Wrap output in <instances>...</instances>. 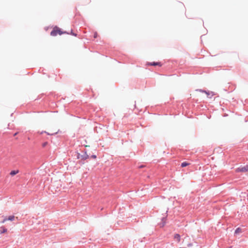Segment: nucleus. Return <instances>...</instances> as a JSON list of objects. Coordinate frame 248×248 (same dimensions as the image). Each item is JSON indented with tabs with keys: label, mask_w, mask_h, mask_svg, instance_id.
Segmentation results:
<instances>
[{
	"label": "nucleus",
	"mask_w": 248,
	"mask_h": 248,
	"mask_svg": "<svg viewBox=\"0 0 248 248\" xmlns=\"http://www.w3.org/2000/svg\"><path fill=\"white\" fill-rule=\"evenodd\" d=\"M65 32H62L61 30L58 27H55L50 33L51 36H56L58 34L62 35V33H65Z\"/></svg>",
	"instance_id": "obj_1"
},
{
	"label": "nucleus",
	"mask_w": 248,
	"mask_h": 248,
	"mask_svg": "<svg viewBox=\"0 0 248 248\" xmlns=\"http://www.w3.org/2000/svg\"><path fill=\"white\" fill-rule=\"evenodd\" d=\"M248 171V166H241L238 168H237L235 170V171L237 172H246Z\"/></svg>",
	"instance_id": "obj_2"
},
{
	"label": "nucleus",
	"mask_w": 248,
	"mask_h": 248,
	"mask_svg": "<svg viewBox=\"0 0 248 248\" xmlns=\"http://www.w3.org/2000/svg\"><path fill=\"white\" fill-rule=\"evenodd\" d=\"M15 219H18V217H16L15 216L12 215V216H9L8 217H6L5 218L2 222H5V221H7V220H9V221H14L15 220Z\"/></svg>",
	"instance_id": "obj_3"
},
{
	"label": "nucleus",
	"mask_w": 248,
	"mask_h": 248,
	"mask_svg": "<svg viewBox=\"0 0 248 248\" xmlns=\"http://www.w3.org/2000/svg\"><path fill=\"white\" fill-rule=\"evenodd\" d=\"M147 64L148 65H153V66L158 65V66H161V64H160V62H149Z\"/></svg>",
	"instance_id": "obj_4"
},
{
	"label": "nucleus",
	"mask_w": 248,
	"mask_h": 248,
	"mask_svg": "<svg viewBox=\"0 0 248 248\" xmlns=\"http://www.w3.org/2000/svg\"><path fill=\"white\" fill-rule=\"evenodd\" d=\"M245 231H246V230L244 228L239 227L235 230V232H245Z\"/></svg>",
	"instance_id": "obj_5"
},
{
	"label": "nucleus",
	"mask_w": 248,
	"mask_h": 248,
	"mask_svg": "<svg viewBox=\"0 0 248 248\" xmlns=\"http://www.w3.org/2000/svg\"><path fill=\"white\" fill-rule=\"evenodd\" d=\"M18 172H19V171H18V170H12V171H11L10 172V175H11V176H14V175H16V174L17 173H18Z\"/></svg>",
	"instance_id": "obj_6"
},
{
	"label": "nucleus",
	"mask_w": 248,
	"mask_h": 248,
	"mask_svg": "<svg viewBox=\"0 0 248 248\" xmlns=\"http://www.w3.org/2000/svg\"><path fill=\"white\" fill-rule=\"evenodd\" d=\"M174 239L178 242L180 240V236L178 234H176L174 236Z\"/></svg>",
	"instance_id": "obj_7"
},
{
	"label": "nucleus",
	"mask_w": 248,
	"mask_h": 248,
	"mask_svg": "<svg viewBox=\"0 0 248 248\" xmlns=\"http://www.w3.org/2000/svg\"><path fill=\"white\" fill-rule=\"evenodd\" d=\"M166 219L165 217H163L162 219V224L160 225V227H163L164 225H165V222H166Z\"/></svg>",
	"instance_id": "obj_8"
},
{
	"label": "nucleus",
	"mask_w": 248,
	"mask_h": 248,
	"mask_svg": "<svg viewBox=\"0 0 248 248\" xmlns=\"http://www.w3.org/2000/svg\"><path fill=\"white\" fill-rule=\"evenodd\" d=\"M189 164L186 162H183L182 164H181V167H185L187 166H188Z\"/></svg>",
	"instance_id": "obj_9"
},
{
	"label": "nucleus",
	"mask_w": 248,
	"mask_h": 248,
	"mask_svg": "<svg viewBox=\"0 0 248 248\" xmlns=\"http://www.w3.org/2000/svg\"><path fill=\"white\" fill-rule=\"evenodd\" d=\"M48 144V142H45L44 143H42V147H45Z\"/></svg>",
	"instance_id": "obj_10"
},
{
	"label": "nucleus",
	"mask_w": 248,
	"mask_h": 248,
	"mask_svg": "<svg viewBox=\"0 0 248 248\" xmlns=\"http://www.w3.org/2000/svg\"><path fill=\"white\" fill-rule=\"evenodd\" d=\"M97 33L96 32H95L94 34V37L96 38V37H97Z\"/></svg>",
	"instance_id": "obj_11"
},
{
	"label": "nucleus",
	"mask_w": 248,
	"mask_h": 248,
	"mask_svg": "<svg viewBox=\"0 0 248 248\" xmlns=\"http://www.w3.org/2000/svg\"><path fill=\"white\" fill-rule=\"evenodd\" d=\"M92 157H93V158H96V156L95 155H93L92 156Z\"/></svg>",
	"instance_id": "obj_12"
},
{
	"label": "nucleus",
	"mask_w": 248,
	"mask_h": 248,
	"mask_svg": "<svg viewBox=\"0 0 248 248\" xmlns=\"http://www.w3.org/2000/svg\"><path fill=\"white\" fill-rule=\"evenodd\" d=\"M57 133V131H55V132H54L53 133L51 134L50 135H52V134H56Z\"/></svg>",
	"instance_id": "obj_13"
},
{
	"label": "nucleus",
	"mask_w": 248,
	"mask_h": 248,
	"mask_svg": "<svg viewBox=\"0 0 248 248\" xmlns=\"http://www.w3.org/2000/svg\"><path fill=\"white\" fill-rule=\"evenodd\" d=\"M187 246H191V244H187Z\"/></svg>",
	"instance_id": "obj_14"
},
{
	"label": "nucleus",
	"mask_w": 248,
	"mask_h": 248,
	"mask_svg": "<svg viewBox=\"0 0 248 248\" xmlns=\"http://www.w3.org/2000/svg\"><path fill=\"white\" fill-rule=\"evenodd\" d=\"M205 93H206L207 94H208V93L206 92H204Z\"/></svg>",
	"instance_id": "obj_15"
},
{
	"label": "nucleus",
	"mask_w": 248,
	"mask_h": 248,
	"mask_svg": "<svg viewBox=\"0 0 248 248\" xmlns=\"http://www.w3.org/2000/svg\"><path fill=\"white\" fill-rule=\"evenodd\" d=\"M6 230H3V232H6Z\"/></svg>",
	"instance_id": "obj_16"
}]
</instances>
